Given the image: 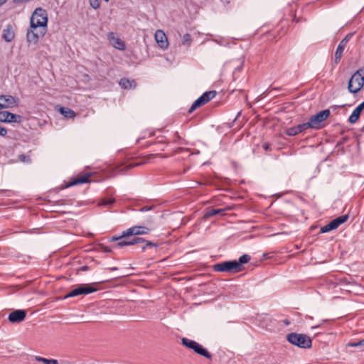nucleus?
Returning <instances> with one entry per match:
<instances>
[{
    "instance_id": "nucleus-44",
    "label": "nucleus",
    "mask_w": 364,
    "mask_h": 364,
    "mask_svg": "<svg viewBox=\"0 0 364 364\" xmlns=\"http://www.w3.org/2000/svg\"><path fill=\"white\" fill-rule=\"evenodd\" d=\"M156 143H166V141L163 139H161L160 140H158Z\"/></svg>"
},
{
    "instance_id": "nucleus-27",
    "label": "nucleus",
    "mask_w": 364,
    "mask_h": 364,
    "mask_svg": "<svg viewBox=\"0 0 364 364\" xmlns=\"http://www.w3.org/2000/svg\"><path fill=\"white\" fill-rule=\"evenodd\" d=\"M158 246H159L158 243H156V242H151L149 240H146L144 244L141 246V250H142V251H145L149 247H157Z\"/></svg>"
},
{
    "instance_id": "nucleus-20",
    "label": "nucleus",
    "mask_w": 364,
    "mask_h": 364,
    "mask_svg": "<svg viewBox=\"0 0 364 364\" xmlns=\"http://www.w3.org/2000/svg\"><path fill=\"white\" fill-rule=\"evenodd\" d=\"M225 211V210L222 208L214 209L208 208L205 209L203 218L207 219L216 215H224Z\"/></svg>"
},
{
    "instance_id": "nucleus-48",
    "label": "nucleus",
    "mask_w": 364,
    "mask_h": 364,
    "mask_svg": "<svg viewBox=\"0 0 364 364\" xmlns=\"http://www.w3.org/2000/svg\"><path fill=\"white\" fill-rule=\"evenodd\" d=\"M110 269H111L112 271H115V270H117V267H112V268H111Z\"/></svg>"
},
{
    "instance_id": "nucleus-11",
    "label": "nucleus",
    "mask_w": 364,
    "mask_h": 364,
    "mask_svg": "<svg viewBox=\"0 0 364 364\" xmlns=\"http://www.w3.org/2000/svg\"><path fill=\"white\" fill-rule=\"evenodd\" d=\"M310 126L307 122L294 126L285 129L284 133L287 136H294L300 133L305 132L306 129H310Z\"/></svg>"
},
{
    "instance_id": "nucleus-43",
    "label": "nucleus",
    "mask_w": 364,
    "mask_h": 364,
    "mask_svg": "<svg viewBox=\"0 0 364 364\" xmlns=\"http://www.w3.org/2000/svg\"><path fill=\"white\" fill-rule=\"evenodd\" d=\"M6 2V0H0V6L4 4Z\"/></svg>"
},
{
    "instance_id": "nucleus-14",
    "label": "nucleus",
    "mask_w": 364,
    "mask_h": 364,
    "mask_svg": "<svg viewBox=\"0 0 364 364\" xmlns=\"http://www.w3.org/2000/svg\"><path fill=\"white\" fill-rule=\"evenodd\" d=\"M151 229L147 226H134L125 230L124 235L132 236L139 235H146L149 233Z\"/></svg>"
},
{
    "instance_id": "nucleus-18",
    "label": "nucleus",
    "mask_w": 364,
    "mask_h": 364,
    "mask_svg": "<svg viewBox=\"0 0 364 364\" xmlns=\"http://www.w3.org/2000/svg\"><path fill=\"white\" fill-rule=\"evenodd\" d=\"M364 109V101L361 102L352 112L348 118L350 124L355 123L360 117L362 110Z\"/></svg>"
},
{
    "instance_id": "nucleus-5",
    "label": "nucleus",
    "mask_w": 364,
    "mask_h": 364,
    "mask_svg": "<svg viewBox=\"0 0 364 364\" xmlns=\"http://www.w3.org/2000/svg\"><path fill=\"white\" fill-rule=\"evenodd\" d=\"M181 344L187 348L193 350L196 354L203 356L207 359L210 360L212 358L211 353L202 345L193 340H191L187 338H182Z\"/></svg>"
},
{
    "instance_id": "nucleus-32",
    "label": "nucleus",
    "mask_w": 364,
    "mask_h": 364,
    "mask_svg": "<svg viewBox=\"0 0 364 364\" xmlns=\"http://www.w3.org/2000/svg\"><path fill=\"white\" fill-rule=\"evenodd\" d=\"M9 111H0V122H6L8 120V116H6V113Z\"/></svg>"
},
{
    "instance_id": "nucleus-9",
    "label": "nucleus",
    "mask_w": 364,
    "mask_h": 364,
    "mask_svg": "<svg viewBox=\"0 0 364 364\" xmlns=\"http://www.w3.org/2000/svg\"><path fill=\"white\" fill-rule=\"evenodd\" d=\"M353 36V33H349L348 34H347L344 38H343L336 50V52H335V58H334V63L335 64H338L340 61H341V59L342 58V55H343V50L349 41V39Z\"/></svg>"
},
{
    "instance_id": "nucleus-30",
    "label": "nucleus",
    "mask_w": 364,
    "mask_h": 364,
    "mask_svg": "<svg viewBox=\"0 0 364 364\" xmlns=\"http://www.w3.org/2000/svg\"><path fill=\"white\" fill-rule=\"evenodd\" d=\"M333 230H335V229H334L333 226H332V224L330 222L321 228L320 232L325 233V232H330Z\"/></svg>"
},
{
    "instance_id": "nucleus-1",
    "label": "nucleus",
    "mask_w": 364,
    "mask_h": 364,
    "mask_svg": "<svg viewBox=\"0 0 364 364\" xmlns=\"http://www.w3.org/2000/svg\"><path fill=\"white\" fill-rule=\"evenodd\" d=\"M251 259L249 255L244 254L240 256L238 260H230L215 264L213 266V270L218 272H227L230 274H236L244 269L243 264L248 263Z\"/></svg>"
},
{
    "instance_id": "nucleus-12",
    "label": "nucleus",
    "mask_w": 364,
    "mask_h": 364,
    "mask_svg": "<svg viewBox=\"0 0 364 364\" xmlns=\"http://www.w3.org/2000/svg\"><path fill=\"white\" fill-rule=\"evenodd\" d=\"M26 311L18 309L11 312L8 316V320L12 323H20L26 317Z\"/></svg>"
},
{
    "instance_id": "nucleus-21",
    "label": "nucleus",
    "mask_w": 364,
    "mask_h": 364,
    "mask_svg": "<svg viewBox=\"0 0 364 364\" xmlns=\"http://www.w3.org/2000/svg\"><path fill=\"white\" fill-rule=\"evenodd\" d=\"M119 85L123 89H132L136 87V82L134 80L123 77L119 80Z\"/></svg>"
},
{
    "instance_id": "nucleus-7",
    "label": "nucleus",
    "mask_w": 364,
    "mask_h": 364,
    "mask_svg": "<svg viewBox=\"0 0 364 364\" xmlns=\"http://www.w3.org/2000/svg\"><path fill=\"white\" fill-rule=\"evenodd\" d=\"M217 94L215 90H210L205 92L201 96H200L196 100L193 102L191 107L188 109V113H192L197 108L205 105L213 99Z\"/></svg>"
},
{
    "instance_id": "nucleus-8",
    "label": "nucleus",
    "mask_w": 364,
    "mask_h": 364,
    "mask_svg": "<svg viewBox=\"0 0 364 364\" xmlns=\"http://www.w3.org/2000/svg\"><path fill=\"white\" fill-rule=\"evenodd\" d=\"M96 291L97 289L90 284H82L68 292L64 296V299L75 297L82 294L87 295L95 292Z\"/></svg>"
},
{
    "instance_id": "nucleus-47",
    "label": "nucleus",
    "mask_w": 364,
    "mask_h": 364,
    "mask_svg": "<svg viewBox=\"0 0 364 364\" xmlns=\"http://www.w3.org/2000/svg\"><path fill=\"white\" fill-rule=\"evenodd\" d=\"M320 326H321V325H317V326H312L311 328H318Z\"/></svg>"
},
{
    "instance_id": "nucleus-40",
    "label": "nucleus",
    "mask_w": 364,
    "mask_h": 364,
    "mask_svg": "<svg viewBox=\"0 0 364 364\" xmlns=\"http://www.w3.org/2000/svg\"><path fill=\"white\" fill-rule=\"evenodd\" d=\"M154 208V206H144L140 209V211H149Z\"/></svg>"
},
{
    "instance_id": "nucleus-37",
    "label": "nucleus",
    "mask_w": 364,
    "mask_h": 364,
    "mask_svg": "<svg viewBox=\"0 0 364 364\" xmlns=\"http://www.w3.org/2000/svg\"><path fill=\"white\" fill-rule=\"evenodd\" d=\"M7 134V129L5 127L0 126V136H5Z\"/></svg>"
},
{
    "instance_id": "nucleus-10",
    "label": "nucleus",
    "mask_w": 364,
    "mask_h": 364,
    "mask_svg": "<svg viewBox=\"0 0 364 364\" xmlns=\"http://www.w3.org/2000/svg\"><path fill=\"white\" fill-rule=\"evenodd\" d=\"M19 100L10 95H0V109L16 107Z\"/></svg>"
},
{
    "instance_id": "nucleus-33",
    "label": "nucleus",
    "mask_w": 364,
    "mask_h": 364,
    "mask_svg": "<svg viewBox=\"0 0 364 364\" xmlns=\"http://www.w3.org/2000/svg\"><path fill=\"white\" fill-rule=\"evenodd\" d=\"M154 222H155L154 217L153 215H149V216H147L146 219L145 220L144 223L147 226H151L154 223Z\"/></svg>"
},
{
    "instance_id": "nucleus-17",
    "label": "nucleus",
    "mask_w": 364,
    "mask_h": 364,
    "mask_svg": "<svg viewBox=\"0 0 364 364\" xmlns=\"http://www.w3.org/2000/svg\"><path fill=\"white\" fill-rule=\"evenodd\" d=\"M15 37V33L13 26L8 24L6 27L3 30L2 38L7 43L11 42Z\"/></svg>"
},
{
    "instance_id": "nucleus-24",
    "label": "nucleus",
    "mask_w": 364,
    "mask_h": 364,
    "mask_svg": "<svg viewBox=\"0 0 364 364\" xmlns=\"http://www.w3.org/2000/svg\"><path fill=\"white\" fill-rule=\"evenodd\" d=\"M6 116H8L7 119V123L10 122H16V123H21L23 121V117L18 114H16L14 113H11L9 112L6 113Z\"/></svg>"
},
{
    "instance_id": "nucleus-28",
    "label": "nucleus",
    "mask_w": 364,
    "mask_h": 364,
    "mask_svg": "<svg viewBox=\"0 0 364 364\" xmlns=\"http://www.w3.org/2000/svg\"><path fill=\"white\" fill-rule=\"evenodd\" d=\"M114 47L120 50H124L126 48L124 43L119 38L114 41Z\"/></svg>"
},
{
    "instance_id": "nucleus-42",
    "label": "nucleus",
    "mask_w": 364,
    "mask_h": 364,
    "mask_svg": "<svg viewBox=\"0 0 364 364\" xmlns=\"http://www.w3.org/2000/svg\"><path fill=\"white\" fill-rule=\"evenodd\" d=\"M345 105H333L331 107V108L333 109V110H336V109L339 108V107H343Z\"/></svg>"
},
{
    "instance_id": "nucleus-6",
    "label": "nucleus",
    "mask_w": 364,
    "mask_h": 364,
    "mask_svg": "<svg viewBox=\"0 0 364 364\" xmlns=\"http://www.w3.org/2000/svg\"><path fill=\"white\" fill-rule=\"evenodd\" d=\"M330 114V110L326 109L311 116L308 122L311 129L318 130L322 128L321 124L329 117Z\"/></svg>"
},
{
    "instance_id": "nucleus-38",
    "label": "nucleus",
    "mask_w": 364,
    "mask_h": 364,
    "mask_svg": "<svg viewBox=\"0 0 364 364\" xmlns=\"http://www.w3.org/2000/svg\"><path fill=\"white\" fill-rule=\"evenodd\" d=\"M18 158L23 162H27L29 160L28 156H27L24 154L19 155Z\"/></svg>"
},
{
    "instance_id": "nucleus-51",
    "label": "nucleus",
    "mask_w": 364,
    "mask_h": 364,
    "mask_svg": "<svg viewBox=\"0 0 364 364\" xmlns=\"http://www.w3.org/2000/svg\"><path fill=\"white\" fill-rule=\"evenodd\" d=\"M105 1H107V2L109 1V0H105Z\"/></svg>"
},
{
    "instance_id": "nucleus-26",
    "label": "nucleus",
    "mask_w": 364,
    "mask_h": 364,
    "mask_svg": "<svg viewBox=\"0 0 364 364\" xmlns=\"http://www.w3.org/2000/svg\"><path fill=\"white\" fill-rule=\"evenodd\" d=\"M36 360L42 362L44 364H58V361L55 359H48L39 356H36Z\"/></svg>"
},
{
    "instance_id": "nucleus-19",
    "label": "nucleus",
    "mask_w": 364,
    "mask_h": 364,
    "mask_svg": "<svg viewBox=\"0 0 364 364\" xmlns=\"http://www.w3.org/2000/svg\"><path fill=\"white\" fill-rule=\"evenodd\" d=\"M146 240L142 238V237H134L133 238H129L127 237V241H123L122 242L119 243V247H125V246H130V245H136V244H139V243H141V244H144V242H146Z\"/></svg>"
},
{
    "instance_id": "nucleus-3",
    "label": "nucleus",
    "mask_w": 364,
    "mask_h": 364,
    "mask_svg": "<svg viewBox=\"0 0 364 364\" xmlns=\"http://www.w3.org/2000/svg\"><path fill=\"white\" fill-rule=\"evenodd\" d=\"M364 85V66L356 70L348 82V90L350 93L358 92Z\"/></svg>"
},
{
    "instance_id": "nucleus-45",
    "label": "nucleus",
    "mask_w": 364,
    "mask_h": 364,
    "mask_svg": "<svg viewBox=\"0 0 364 364\" xmlns=\"http://www.w3.org/2000/svg\"><path fill=\"white\" fill-rule=\"evenodd\" d=\"M284 323L286 324V325H289L290 323L289 321L286 319L284 321Z\"/></svg>"
},
{
    "instance_id": "nucleus-4",
    "label": "nucleus",
    "mask_w": 364,
    "mask_h": 364,
    "mask_svg": "<svg viewBox=\"0 0 364 364\" xmlns=\"http://www.w3.org/2000/svg\"><path fill=\"white\" fill-rule=\"evenodd\" d=\"M287 340L291 344L300 348H310L312 346L311 338L303 333H290L287 334Z\"/></svg>"
},
{
    "instance_id": "nucleus-41",
    "label": "nucleus",
    "mask_w": 364,
    "mask_h": 364,
    "mask_svg": "<svg viewBox=\"0 0 364 364\" xmlns=\"http://www.w3.org/2000/svg\"><path fill=\"white\" fill-rule=\"evenodd\" d=\"M88 269H89L88 266L85 265V266L81 267L80 268V271H83V272H85V271L88 270Z\"/></svg>"
},
{
    "instance_id": "nucleus-31",
    "label": "nucleus",
    "mask_w": 364,
    "mask_h": 364,
    "mask_svg": "<svg viewBox=\"0 0 364 364\" xmlns=\"http://www.w3.org/2000/svg\"><path fill=\"white\" fill-rule=\"evenodd\" d=\"M191 36L189 33H186L183 36V45H190L191 43Z\"/></svg>"
},
{
    "instance_id": "nucleus-34",
    "label": "nucleus",
    "mask_w": 364,
    "mask_h": 364,
    "mask_svg": "<svg viewBox=\"0 0 364 364\" xmlns=\"http://www.w3.org/2000/svg\"><path fill=\"white\" fill-rule=\"evenodd\" d=\"M90 6L93 8L94 9H97L100 8V1L99 0H89Z\"/></svg>"
},
{
    "instance_id": "nucleus-49",
    "label": "nucleus",
    "mask_w": 364,
    "mask_h": 364,
    "mask_svg": "<svg viewBox=\"0 0 364 364\" xmlns=\"http://www.w3.org/2000/svg\"><path fill=\"white\" fill-rule=\"evenodd\" d=\"M240 112H239V113H237V116L235 117V119H234V121H235V120L237 119V117L240 115Z\"/></svg>"
},
{
    "instance_id": "nucleus-29",
    "label": "nucleus",
    "mask_w": 364,
    "mask_h": 364,
    "mask_svg": "<svg viewBox=\"0 0 364 364\" xmlns=\"http://www.w3.org/2000/svg\"><path fill=\"white\" fill-rule=\"evenodd\" d=\"M348 346L364 348V339H361L356 342H350L348 344Z\"/></svg>"
},
{
    "instance_id": "nucleus-23",
    "label": "nucleus",
    "mask_w": 364,
    "mask_h": 364,
    "mask_svg": "<svg viewBox=\"0 0 364 364\" xmlns=\"http://www.w3.org/2000/svg\"><path fill=\"white\" fill-rule=\"evenodd\" d=\"M125 231H123L122 234L119 236H113L109 239V242H116L118 241L117 243L113 246V247H119L122 248V247H119V245L120 242L123 241H127V235H124Z\"/></svg>"
},
{
    "instance_id": "nucleus-46",
    "label": "nucleus",
    "mask_w": 364,
    "mask_h": 364,
    "mask_svg": "<svg viewBox=\"0 0 364 364\" xmlns=\"http://www.w3.org/2000/svg\"><path fill=\"white\" fill-rule=\"evenodd\" d=\"M138 165H139V164H129V166L134 167V166H138Z\"/></svg>"
},
{
    "instance_id": "nucleus-22",
    "label": "nucleus",
    "mask_w": 364,
    "mask_h": 364,
    "mask_svg": "<svg viewBox=\"0 0 364 364\" xmlns=\"http://www.w3.org/2000/svg\"><path fill=\"white\" fill-rule=\"evenodd\" d=\"M349 218V215L348 214L343 215L339 216L331 221L332 226H333L334 229H337L341 225L346 223Z\"/></svg>"
},
{
    "instance_id": "nucleus-16",
    "label": "nucleus",
    "mask_w": 364,
    "mask_h": 364,
    "mask_svg": "<svg viewBox=\"0 0 364 364\" xmlns=\"http://www.w3.org/2000/svg\"><path fill=\"white\" fill-rule=\"evenodd\" d=\"M155 39L160 48L166 49L168 48V42L165 33L161 30H157L155 33Z\"/></svg>"
},
{
    "instance_id": "nucleus-39",
    "label": "nucleus",
    "mask_w": 364,
    "mask_h": 364,
    "mask_svg": "<svg viewBox=\"0 0 364 364\" xmlns=\"http://www.w3.org/2000/svg\"><path fill=\"white\" fill-rule=\"evenodd\" d=\"M101 250L104 252H112V250L109 247L107 246H102Z\"/></svg>"
},
{
    "instance_id": "nucleus-50",
    "label": "nucleus",
    "mask_w": 364,
    "mask_h": 364,
    "mask_svg": "<svg viewBox=\"0 0 364 364\" xmlns=\"http://www.w3.org/2000/svg\"><path fill=\"white\" fill-rule=\"evenodd\" d=\"M361 132H364V126L361 128Z\"/></svg>"
},
{
    "instance_id": "nucleus-25",
    "label": "nucleus",
    "mask_w": 364,
    "mask_h": 364,
    "mask_svg": "<svg viewBox=\"0 0 364 364\" xmlns=\"http://www.w3.org/2000/svg\"><path fill=\"white\" fill-rule=\"evenodd\" d=\"M59 111L60 113L66 118H73L76 115L75 112L68 107H61Z\"/></svg>"
},
{
    "instance_id": "nucleus-15",
    "label": "nucleus",
    "mask_w": 364,
    "mask_h": 364,
    "mask_svg": "<svg viewBox=\"0 0 364 364\" xmlns=\"http://www.w3.org/2000/svg\"><path fill=\"white\" fill-rule=\"evenodd\" d=\"M36 29L37 28H33L31 25H30L27 30L26 40L29 44H36L38 42L39 38L42 37L41 35H40V30L38 32H35Z\"/></svg>"
},
{
    "instance_id": "nucleus-13",
    "label": "nucleus",
    "mask_w": 364,
    "mask_h": 364,
    "mask_svg": "<svg viewBox=\"0 0 364 364\" xmlns=\"http://www.w3.org/2000/svg\"><path fill=\"white\" fill-rule=\"evenodd\" d=\"M91 174L89 173H85L82 176H78L75 178L70 180L66 185L62 187V189L67 188L73 186L83 184L90 181V177Z\"/></svg>"
},
{
    "instance_id": "nucleus-36",
    "label": "nucleus",
    "mask_w": 364,
    "mask_h": 364,
    "mask_svg": "<svg viewBox=\"0 0 364 364\" xmlns=\"http://www.w3.org/2000/svg\"><path fill=\"white\" fill-rule=\"evenodd\" d=\"M262 148L266 151H272V147H271V144L268 143V142H265L262 144Z\"/></svg>"
},
{
    "instance_id": "nucleus-35",
    "label": "nucleus",
    "mask_w": 364,
    "mask_h": 364,
    "mask_svg": "<svg viewBox=\"0 0 364 364\" xmlns=\"http://www.w3.org/2000/svg\"><path fill=\"white\" fill-rule=\"evenodd\" d=\"M114 203V199H112V198H109V199H105L102 201V203H100V205H111V204H113Z\"/></svg>"
},
{
    "instance_id": "nucleus-2",
    "label": "nucleus",
    "mask_w": 364,
    "mask_h": 364,
    "mask_svg": "<svg viewBox=\"0 0 364 364\" xmlns=\"http://www.w3.org/2000/svg\"><path fill=\"white\" fill-rule=\"evenodd\" d=\"M48 16L46 11L42 8H37L33 12L30 25L33 28H40V35L44 36L47 31Z\"/></svg>"
}]
</instances>
